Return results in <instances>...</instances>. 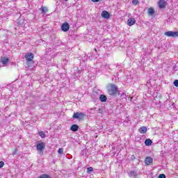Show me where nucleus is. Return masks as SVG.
<instances>
[{
  "label": "nucleus",
  "instance_id": "1",
  "mask_svg": "<svg viewBox=\"0 0 178 178\" xmlns=\"http://www.w3.org/2000/svg\"><path fill=\"white\" fill-rule=\"evenodd\" d=\"M108 93L109 95L114 97L115 95H118L119 94V90L118 89V86L115 84H111L110 88L108 89Z\"/></svg>",
  "mask_w": 178,
  "mask_h": 178
},
{
  "label": "nucleus",
  "instance_id": "2",
  "mask_svg": "<svg viewBox=\"0 0 178 178\" xmlns=\"http://www.w3.org/2000/svg\"><path fill=\"white\" fill-rule=\"evenodd\" d=\"M73 119H77L79 122H81V120H84V118H86V114L83 112H76L74 113L72 115Z\"/></svg>",
  "mask_w": 178,
  "mask_h": 178
},
{
  "label": "nucleus",
  "instance_id": "3",
  "mask_svg": "<svg viewBox=\"0 0 178 178\" xmlns=\"http://www.w3.org/2000/svg\"><path fill=\"white\" fill-rule=\"evenodd\" d=\"M36 149L40 151L41 155H44V150L45 149V143L44 142L40 141V143L36 145Z\"/></svg>",
  "mask_w": 178,
  "mask_h": 178
},
{
  "label": "nucleus",
  "instance_id": "4",
  "mask_svg": "<svg viewBox=\"0 0 178 178\" xmlns=\"http://www.w3.org/2000/svg\"><path fill=\"white\" fill-rule=\"evenodd\" d=\"M164 35H165L167 37H172V38H176V37H178V31L173 32L172 31H169L165 32Z\"/></svg>",
  "mask_w": 178,
  "mask_h": 178
},
{
  "label": "nucleus",
  "instance_id": "5",
  "mask_svg": "<svg viewBox=\"0 0 178 178\" xmlns=\"http://www.w3.org/2000/svg\"><path fill=\"white\" fill-rule=\"evenodd\" d=\"M25 59L26 62H33V60H34V54L31 52L26 53V54L25 55Z\"/></svg>",
  "mask_w": 178,
  "mask_h": 178
},
{
  "label": "nucleus",
  "instance_id": "6",
  "mask_svg": "<svg viewBox=\"0 0 178 178\" xmlns=\"http://www.w3.org/2000/svg\"><path fill=\"white\" fill-rule=\"evenodd\" d=\"M70 29V25H69V23L64 22L61 25V30H62V31H64V33L69 31Z\"/></svg>",
  "mask_w": 178,
  "mask_h": 178
},
{
  "label": "nucleus",
  "instance_id": "7",
  "mask_svg": "<svg viewBox=\"0 0 178 178\" xmlns=\"http://www.w3.org/2000/svg\"><path fill=\"white\" fill-rule=\"evenodd\" d=\"M167 2L165 0H159L158 2V6L160 9H165L166 8Z\"/></svg>",
  "mask_w": 178,
  "mask_h": 178
},
{
  "label": "nucleus",
  "instance_id": "8",
  "mask_svg": "<svg viewBox=\"0 0 178 178\" xmlns=\"http://www.w3.org/2000/svg\"><path fill=\"white\" fill-rule=\"evenodd\" d=\"M102 17L104 19H109V17H111V14L108 11L104 10L102 13Z\"/></svg>",
  "mask_w": 178,
  "mask_h": 178
},
{
  "label": "nucleus",
  "instance_id": "9",
  "mask_svg": "<svg viewBox=\"0 0 178 178\" xmlns=\"http://www.w3.org/2000/svg\"><path fill=\"white\" fill-rule=\"evenodd\" d=\"M127 24L129 26H134V24H136V19H134V18H129L127 20Z\"/></svg>",
  "mask_w": 178,
  "mask_h": 178
},
{
  "label": "nucleus",
  "instance_id": "10",
  "mask_svg": "<svg viewBox=\"0 0 178 178\" xmlns=\"http://www.w3.org/2000/svg\"><path fill=\"white\" fill-rule=\"evenodd\" d=\"M1 62L2 65H8V63H9V58L1 57Z\"/></svg>",
  "mask_w": 178,
  "mask_h": 178
},
{
  "label": "nucleus",
  "instance_id": "11",
  "mask_svg": "<svg viewBox=\"0 0 178 178\" xmlns=\"http://www.w3.org/2000/svg\"><path fill=\"white\" fill-rule=\"evenodd\" d=\"M154 159H152V158L151 156H147L146 157L145 162L146 163V165H151V163H152Z\"/></svg>",
  "mask_w": 178,
  "mask_h": 178
},
{
  "label": "nucleus",
  "instance_id": "12",
  "mask_svg": "<svg viewBox=\"0 0 178 178\" xmlns=\"http://www.w3.org/2000/svg\"><path fill=\"white\" fill-rule=\"evenodd\" d=\"M147 13L148 15H149V16H154V15L155 14V10H154L152 7H150L147 10Z\"/></svg>",
  "mask_w": 178,
  "mask_h": 178
},
{
  "label": "nucleus",
  "instance_id": "13",
  "mask_svg": "<svg viewBox=\"0 0 178 178\" xmlns=\"http://www.w3.org/2000/svg\"><path fill=\"white\" fill-rule=\"evenodd\" d=\"M70 130L71 131H74V132H76L79 130V125L74 124H72L70 127Z\"/></svg>",
  "mask_w": 178,
  "mask_h": 178
},
{
  "label": "nucleus",
  "instance_id": "14",
  "mask_svg": "<svg viewBox=\"0 0 178 178\" xmlns=\"http://www.w3.org/2000/svg\"><path fill=\"white\" fill-rule=\"evenodd\" d=\"M138 131L140 134H145V133H147V128L145 127H140L138 129Z\"/></svg>",
  "mask_w": 178,
  "mask_h": 178
},
{
  "label": "nucleus",
  "instance_id": "15",
  "mask_svg": "<svg viewBox=\"0 0 178 178\" xmlns=\"http://www.w3.org/2000/svg\"><path fill=\"white\" fill-rule=\"evenodd\" d=\"M129 177L136 178L137 177V172L136 171L131 170L129 172Z\"/></svg>",
  "mask_w": 178,
  "mask_h": 178
},
{
  "label": "nucleus",
  "instance_id": "16",
  "mask_svg": "<svg viewBox=\"0 0 178 178\" xmlns=\"http://www.w3.org/2000/svg\"><path fill=\"white\" fill-rule=\"evenodd\" d=\"M99 99L101 102H106V99H108V97L105 95H101L99 96Z\"/></svg>",
  "mask_w": 178,
  "mask_h": 178
},
{
  "label": "nucleus",
  "instance_id": "17",
  "mask_svg": "<svg viewBox=\"0 0 178 178\" xmlns=\"http://www.w3.org/2000/svg\"><path fill=\"white\" fill-rule=\"evenodd\" d=\"M145 145L149 146L152 144V140H151V139H146L145 140Z\"/></svg>",
  "mask_w": 178,
  "mask_h": 178
},
{
  "label": "nucleus",
  "instance_id": "18",
  "mask_svg": "<svg viewBox=\"0 0 178 178\" xmlns=\"http://www.w3.org/2000/svg\"><path fill=\"white\" fill-rule=\"evenodd\" d=\"M38 178H51V176H49V175L48 174H43L38 177Z\"/></svg>",
  "mask_w": 178,
  "mask_h": 178
},
{
  "label": "nucleus",
  "instance_id": "19",
  "mask_svg": "<svg viewBox=\"0 0 178 178\" xmlns=\"http://www.w3.org/2000/svg\"><path fill=\"white\" fill-rule=\"evenodd\" d=\"M40 10H42V13H47L48 8L47 7H41Z\"/></svg>",
  "mask_w": 178,
  "mask_h": 178
},
{
  "label": "nucleus",
  "instance_id": "20",
  "mask_svg": "<svg viewBox=\"0 0 178 178\" xmlns=\"http://www.w3.org/2000/svg\"><path fill=\"white\" fill-rule=\"evenodd\" d=\"M39 136H40V137H41L42 138H45V134L44 133V131H40V132H39Z\"/></svg>",
  "mask_w": 178,
  "mask_h": 178
},
{
  "label": "nucleus",
  "instance_id": "21",
  "mask_svg": "<svg viewBox=\"0 0 178 178\" xmlns=\"http://www.w3.org/2000/svg\"><path fill=\"white\" fill-rule=\"evenodd\" d=\"M93 170H94V169L92 168V167H89L87 168L88 173H91V172H92Z\"/></svg>",
  "mask_w": 178,
  "mask_h": 178
},
{
  "label": "nucleus",
  "instance_id": "22",
  "mask_svg": "<svg viewBox=\"0 0 178 178\" xmlns=\"http://www.w3.org/2000/svg\"><path fill=\"white\" fill-rule=\"evenodd\" d=\"M133 5L137 6L138 5V0H132Z\"/></svg>",
  "mask_w": 178,
  "mask_h": 178
},
{
  "label": "nucleus",
  "instance_id": "23",
  "mask_svg": "<svg viewBox=\"0 0 178 178\" xmlns=\"http://www.w3.org/2000/svg\"><path fill=\"white\" fill-rule=\"evenodd\" d=\"M58 154H60V155H62L63 154V148L58 149Z\"/></svg>",
  "mask_w": 178,
  "mask_h": 178
},
{
  "label": "nucleus",
  "instance_id": "24",
  "mask_svg": "<svg viewBox=\"0 0 178 178\" xmlns=\"http://www.w3.org/2000/svg\"><path fill=\"white\" fill-rule=\"evenodd\" d=\"M174 86H175V87H177V88H178V80L177 79H176L174 81Z\"/></svg>",
  "mask_w": 178,
  "mask_h": 178
},
{
  "label": "nucleus",
  "instance_id": "25",
  "mask_svg": "<svg viewBox=\"0 0 178 178\" xmlns=\"http://www.w3.org/2000/svg\"><path fill=\"white\" fill-rule=\"evenodd\" d=\"M159 178H166V175H165V174H161L159 175Z\"/></svg>",
  "mask_w": 178,
  "mask_h": 178
},
{
  "label": "nucleus",
  "instance_id": "26",
  "mask_svg": "<svg viewBox=\"0 0 178 178\" xmlns=\"http://www.w3.org/2000/svg\"><path fill=\"white\" fill-rule=\"evenodd\" d=\"M4 165H5V163H3V161H0V168H3Z\"/></svg>",
  "mask_w": 178,
  "mask_h": 178
},
{
  "label": "nucleus",
  "instance_id": "27",
  "mask_svg": "<svg viewBox=\"0 0 178 178\" xmlns=\"http://www.w3.org/2000/svg\"><path fill=\"white\" fill-rule=\"evenodd\" d=\"M17 149H15L13 152V155H17Z\"/></svg>",
  "mask_w": 178,
  "mask_h": 178
},
{
  "label": "nucleus",
  "instance_id": "28",
  "mask_svg": "<svg viewBox=\"0 0 178 178\" xmlns=\"http://www.w3.org/2000/svg\"><path fill=\"white\" fill-rule=\"evenodd\" d=\"M99 113H104V110H102V108H99Z\"/></svg>",
  "mask_w": 178,
  "mask_h": 178
},
{
  "label": "nucleus",
  "instance_id": "29",
  "mask_svg": "<svg viewBox=\"0 0 178 178\" xmlns=\"http://www.w3.org/2000/svg\"><path fill=\"white\" fill-rule=\"evenodd\" d=\"M92 2H94V3H97V2H99V0H91Z\"/></svg>",
  "mask_w": 178,
  "mask_h": 178
},
{
  "label": "nucleus",
  "instance_id": "30",
  "mask_svg": "<svg viewBox=\"0 0 178 178\" xmlns=\"http://www.w3.org/2000/svg\"><path fill=\"white\" fill-rule=\"evenodd\" d=\"M27 65L29 66V67H30V63H28Z\"/></svg>",
  "mask_w": 178,
  "mask_h": 178
},
{
  "label": "nucleus",
  "instance_id": "31",
  "mask_svg": "<svg viewBox=\"0 0 178 178\" xmlns=\"http://www.w3.org/2000/svg\"><path fill=\"white\" fill-rule=\"evenodd\" d=\"M95 52H97V49H95Z\"/></svg>",
  "mask_w": 178,
  "mask_h": 178
},
{
  "label": "nucleus",
  "instance_id": "32",
  "mask_svg": "<svg viewBox=\"0 0 178 178\" xmlns=\"http://www.w3.org/2000/svg\"><path fill=\"white\" fill-rule=\"evenodd\" d=\"M65 1H67V0H65Z\"/></svg>",
  "mask_w": 178,
  "mask_h": 178
}]
</instances>
